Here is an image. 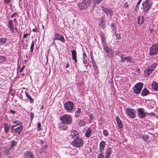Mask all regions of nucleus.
Segmentation results:
<instances>
[{
	"mask_svg": "<svg viewBox=\"0 0 158 158\" xmlns=\"http://www.w3.org/2000/svg\"><path fill=\"white\" fill-rule=\"evenodd\" d=\"M125 112L127 115L131 118H133L136 117L135 110L132 108H126L125 109Z\"/></svg>",
	"mask_w": 158,
	"mask_h": 158,
	"instance_id": "obj_5",
	"label": "nucleus"
},
{
	"mask_svg": "<svg viewBox=\"0 0 158 158\" xmlns=\"http://www.w3.org/2000/svg\"><path fill=\"white\" fill-rule=\"evenodd\" d=\"M152 88L155 91L158 90V83L156 81H153L152 85Z\"/></svg>",
	"mask_w": 158,
	"mask_h": 158,
	"instance_id": "obj_24",
	"label": "nucleus"
},
{
	"mask_svg": "<svg viewBox=\"0 0 158 158\" xmlns=\"http://www.w3.org/2000/svg\"><path fill=\"white\" fill-rule=\"evenodd\" d=\"M142 138L144 140L146 141L148 139V136L147 135H143Z\"/></svg>",
	"mask_w": 158,
	"mask_h": 158,
	"instance_id": "obj_43",
	"label": "nucleus"
},
{
	"mask_svg": "<svg viewBox=\"0 0 158 158\" xmlns=\"http://www.w3.org/2000/svg\"><path fill=\"white\" fill-rule=\"evenodd\" d=\"M3 127L5 133L6 134H7L10 130V126L6 123H4L3 124Z\"/></svg>",
	"mask_w": 158,
	"mask_h": 158,
	"instance_id": "obj_25",
	"label": "nucleus"
},
{
	"mask_svg": "<svg viewBox=\"0 0 158 158\" xmlns=\"http://www.w3.org/2000/svg\"><path fill=\"white\" fill-rule=\"evenodd\" d=\"M101 39H102V44L103 45L104 44H105V39L104 37V36L103 34H102L101 35Z\"/></svg>",
	"mask_w": 158,
	"mask_h": 158,
	"instance_id": "obj_39",
	"label": "nucleus"
},
{
	"mask_svg": "<svg viewBox=\"0 0 158 158\" xmlns=\"http://www.w3.org/2000/svg\"><path fill=\"white\" fill-rule=\"evenodd\" d=\"M149 94V92L146 88H143L141 93V95L143 96H145Z\"/></svg>",
	"mask_w": 158,
	"mask_h": 158,
	"instance_id": "obj_26",
	"label": "nucleus"
},
{
	"mask_svg": "<svg viewBox=\"0 0 158 158\" xmlns=\"http://www.w3.org/2000/svg\"><path fill=\"white\" fill-rule=\"evenodd\" d=\"M24 156L25 157L27 158H34L32 153L29 151H26L24 153Z\"/></svg>",
	"mask_w": 158,
	"mask_h": 158,
	"instance_id": "obj_22",
	"label": "nucleus"
},
{
	"mask_svg": "<svg viewBox=\"0 0 158 158\" xmlns=\"http://www.w3.org/2000/svg\"><path fill=\"white\" fill-rule=\"evenodd\" d=\"M126 60L128 62L131 63L132 61V58L130 56L126 57Z\"/></svg>",
	"mask_w": 158,
	"mask_h": 158,
	"instance_id": "obj_37",
	"label": "nucleus"
},
{
	"mask_svg": "<svg viewBox=\"0 0 158 158\" xmlns=\"http://www.w3.org/2000/svg\"><path fill=\"white\" fill-rule=\"evenodd\" d=\"M69 63H67V64H66V65L65 66V68H68L69 66Z\"/></svg>",
	"mask_w": 158,
	"mask_h": 158,
	"instance_id": "obj_63",
	"label": "nucleus"
},
{
	"mask_svg": "<svg viewBox=\"0 0 158 158\" xmlns=\"http://www.w3.org/2000/svg\"><path fill=\"white\" fill-rule=\"evenodd\" d=\"M110 27H114V32L116 33V26H114V23H111L110 25Z\"/></svg>",
	"mask_w": 158,
	"mask_h": 158,
	"instance_id": "obj_42",
	"label": "nucleus"
},
{
	"mask_svg": "<svg viewBox=\"0 0 158 158\" xmlns=\"http://www.w3.org/2000/svg\"><path fill=\"white\" fill-rule=\"evenodd\" d=\"M25 66L24 65H23V67L21 68L20 69V70H19V72H22L23 71V70L25 68Z\"/></svg>",
	"mask_w": 158,
	"mask_h": 158,
	"instance_id": "obj_50",
	"label": "nucleus"
},
{
	"mask_svg": "<svg viewBox=\"0 0 158 158\" xmlns=\"http://www.w3.org/2000/svg\"><path fill=\"white\" fill-rule=\"evenodd\" d=\"M129 5L128 4L127 2H125L123 4V6L125 8H127L129 7Z\"/></svg>",
	"mask_w": 158,
	"mask_h": 158,
	"instance_id": "obj_47",
	"label": "nucleus"
},
{
	"mask_svg": "<svg viewBox=\"0 0 158 158\" xmlns=\"http://www.w3.org/2000/svg\"><path fill=\"white\" fill-rule=\"evenodd\" d=\"M116 118L118 128L121 129L123 127V125L121 120L118 116H117Z\"/></svg>",
	"mask_w": 158,
	"mask_h": 158,
	"instance_id": "obj_20",
	"label": "nucleus"
},
{
	"mask_svg": "<svg viewBox=\"0 0 158 158\" xmlns=\"http://www.w3.org/2000/svg\"><path fill=\"white\" fill-rule=\"evenodd\" d=\"M102 10L107 16H108L109 15L111 17L113 15V12L112 10L110 8L105 6H102Z\"/></svg>",
	"mask_w": 158,
	"mask_h": 158,
	"instance_id": "obj_12",
	"label": "nucleus"
},
{
	"mask_svg": "<svg viewBox=\"0 0 158 158\" xmlns=\"http://www.w3.org/2000/svg\"><path fill=\"white\" fill-rule=\"evenodd\" d=\"M126 60V57H124L123 58L121 59V61L122 63H123Z\"/></svg>",
	"mask_w": 158,
	"mask_h": 158,
	"instance_id": "obj_52",
	"label": "nucleus"
},
{
	"mask_svg": "<svg viewBox=\"0 0 158 158\" xmlns=\"http://www.w3.org/2000/svg\"><path fill=\"white\" fill-rule=\"evenodd\" d=\"M157 65L156 63H154L151 65L149 66L148 69H146L144 71L145 76L150 75L154 70Z\"/></svg>",
	"mask_w": 158,
	"mask_h": 158,
	"instance_id": "obj_7",
	"label": "nucleus"
},
{
	"mask_svg": "<svg viewBox=\"0 0 158 158\" xmlns=\"http://www.w3.org/2000/svg\"><path fill=\"white\" fill-rule=\"evenodd\" d=\"M30 117L31 121H32L33 119V117L34 116V114L33 112H31L30 114Z\"/></svg>",
	"mask_w": 158,
	"mask_h": 158,
	"instance_id": "obj_45",
	"label": "nucleus"
},
{
	"mask_svg": "<svg viewBox=\"0 0 158 158\" xmlns=\"http://www.w3.org/2000/svg\"><path fill=\"white\" fill-rule=\"evenodd\" d=\"M152 5V2L151 0L144 1L142 4L141 10L144 13L148 12Z\"/></svg>",
	"mask_w": 158,
	"mask_h": 158,
	"instance_id": "obj_1",
	"label": "nucleus"
},
{
	"mask_svg": "<svg viewBox=\"0 0 158 158\" xmlns=\"http://www.w3.org/2000/svg\"><path fill=\"white\" fill-rule=\"evenodd\" d=\"M115 36L116 37V39L117 40H119L120 38V35L119 34H116V33H115Z\"/></svg>",
	"mask_w": 158,
	"mask_h": 158,
	"instance_id": "obj_44",
	"label": "nucleus"
},
{
	"mask_svg": "<svg viewBox=\"0 0 158 158\" xmlns=\"http://www.w3.org/2000/svg\"><path fill=\"white\" fill-rule=\"evenodd\" d=\"M103 133L105 136H108L109 135L108 131L106 130H104L103 131Z\"/></svg>",
	"mask_w": 158,
	"mask_h": 158,
	"instance_id": "obj_38",
	"label": "nucleus"
},
{
	"mask_svg": "<svg viewBox=\"0 0 158 158\" xmlns=\"http://www.w3.org/2000/svg\"><path fill=\"white\" fill-rule=\"evenodd\" d=\"M34 42L33 41H32L31 43V46L30 47V51L31 52H33V49H34Z\"/></svg>",
	"mask_w": 158,
	"mask_h": 158,
	"instance_id": "obj_36",
	"label": "nucleus"
},
{
	"mask_svg": "<svg viewBox=\"0 0 158 158\" xmlns=\"http://www.w3.org/2000/svg\"><path fill=\"white\" fill-rule=\"evenodd\" d=\"M147 114H148V115H149L150 116H155V115H156V114L155 113H154L153 112L148 113Z\"/></svg>",
	"mask_w": 158,
	"mask_h": 158,
	"instance_id": "obj_46",
	"label": "nucleus"
},
{
	"mask_svg": "<svg viewBox=\"0 0 158 158\" xmlns=\"http://www.w3.org/2000/svg\"><path fill=\"white\" fill-rule=\"evenodd\" d=\"M18 122H20V121L19 120H15L13 121L12 123L13 124H16L18 123Z\"/></svg>",
	"mask_w": 158,
	"mask_h": 158,
	"instance_id": "obj_57",
	"label": "nucleus"
},
{
	"mask_svg": "<svg viewBox=\"0 0 158 158\" xmlns=\"http://www.w3.org/2000/svg\"><path fill=\"white\" fill-rule=\"evenodd\" d=\"M60 120L64 124L69 125L72 122V119L71 115L65 114L63 115L60 117Z\"/></svg>",
	"mask_w": 158,
	"mask_h": 158,
	"instance_id": "obj_3",
	"label": "nucleus"
},
{
	"mask_svg": "<svg viewBox=\"0 0 158 158\" xmlns=\"http://www.w3.org/2000/svg\"><path fill=\"white\" fill-rule=\"evenodd\" d=\"M112 149L110 147L106 149L105 153V158H110L111 154Z\"/></svg>",
	"mask_w": 158,
	"mask_h": 158,
	"instance_id": "obj_14",
	"label": "nucleus"
},
{
	"mask_svg": "<svg viewBox=\"0 0 158 158\" xmlns=\"http://www.w3.org/2000/svg\"><path fill=\"white\" fill-rule=\"evenodd\" d=\"M84 142L81 138H78L74 139L71 143V144L76 147H82L83 144Z\"/></svg>",
	"mask_w": 158,
	"mask_h": 158,
	"instance_id": "obj_4",
	"label": "nucleus"
},
{
	"mask_svg": "<svg viewBox=\"0 0 158 158\" xmlns=\"http://www.w3.org/2000/svg\"><path fill=\"white\" fill-rule=\"evenodd\" d=\"M78 124L80 127L84 126L85 125V122L83 120H80Z\"/></svg>",
	"mask_w": 158,
	"mask_h": 158,
	"instance_id": "obj_31",
	"label": "nucleus"
},
{
	"mask_svg": "<svg viewBox=\"0 0 158 158\" xmlns=\"http://www.w3.org/2000/svg\"><path fill=\"white\" fill-rule=\"evenodd\" d=\"M102 0H95L94 2H93V6L94 7H95L96 4H99L101 2Z\"/></svg>",
	"mask_w": 158,
	"mask_h": 158,
	"instance_id": "obj_35",
	"label": "nucleus"
},
{
	"mask_svg": "<svg viewBox=\"0 0 158 158\" xmlns=\"http://www.w3.org/2000/svg\"><path fill=\"white\" fill-rule=\"evenodd\" d=\"M105 19V17H103L102 18V19L100 21L99 24V27L100 28H103L105 27L106 26L104 22Z\"/></svg>",
	"mask_w": 158,
	"mask_h": 158,
	"instance_id": "obj_23",
	"label": "nucleus"
},
{
	"mask_svg": "<svg viewBox=\"0 0 158 158\" xmlns=\"http://www.w3.org/2000/svg\"><path fill=\"white\" fill-rule=\"evenodd\" d=\"M29 99L30 102V103H32L34 102V99L31 97L29 98Z\"/></svg>",
	"mask_w": 158,
	"mask_h": 158,
	"instance_id": "obj_49",
	"label": "nucleus"
},
{
	"mask_svg": "<svg viewBox=\"0 0 158 158\" xmlns=\"http://www.w3.org/2000/svg\"><path fill=\"white\" fill-rule=\"evenodd\" d=\"M92 134V130L90 127H89L86 131L85 135L87 138L89 137Z\"/></svg>",
	"mask_w": 158,
	"mask_h": 158,
	"instance_id": "obj_19",
	"label": "nucleus"
},
{
	"mask_svg": "<svg viewBox=\"0 0 158 158\" xmlns=\"http://www.w3.org/2000/svg\"><path fill=\"white\" fill-rule=\"evenodd\" d=\"M38 29L36 27H35V28L33 29L32 30V31L34 32H36L38 31Z\"/></svg>",
	"mask_w": 158,
	"mask_h": 158,
	"instance_id": "obj_51",
	"label": "nucleus"
},
{
	"mask_svg": "<svg viewBox=\"0 0 158 158\" xmlns=\"http://www.w3.org/2000/svg\"><path fill=\"white\" fill-rule=\"evenodd\" d=\"M103 47L108 57L111 58L114 56V52L111 48L108 47L106 44L103 45Z\"/></svg>",
	"mask_w": 158,
	"mask_h": 158,
	"instance_id": "obj_8",
	"label": "nucleus"
},
{
	"mask_svg": "<svg viewBox=\"0 0 158 158\" xmlns=\"http://www.w3.org/2000/svg\"><path fill=\"white\" fill-rule=\"evenodd\" d=\"M137 113L138 117L141 119L145 118L148 114V113L143 108H138Z\"/></svg>",
	"mask_w": 158,
	"mask_h": 158,
	"instance_id": "obj_10",
	"label": "nucleus"
},
{
	"mask_svg": "<svg viewBox=\"0 0 158 158\" xmlns=\"http://www.w3.org/2000/svg\"><path fill=\"white\" fill-rule=\"evenodd\" d=\"M143 87V84L141 82L136 83L134 87V92L136 94H139L140 93Z\"/></svg>",
	"mask_w": 158,
	"mask_h": 158,
	"instance_id": "obj_9",
	"label": "nucleus"
},
{
	"mask_svg": "<svg viewBox=\"0 0 158 158\" xmlns=\"http://www.w3.org/2000/svg\"><path fill=\"white\" fill-rule=\"evenodd\" d=\"M119 56L120 57L121 59H122L124 57V55L123 54H121L120 55H119Z\"/></svg>",
	"mask_w": 158,
	"mask_h": 158,
	"instance_id": "obj_60",
	"label": "nucleus"
},
{
	"mask_svg": "<svg viewBox=\"0 0 158 158\" xmlns=\"http://www.w3.org/2000/svg\"><path fill=\"white\" fill-rule=\"evenodd\" d=\"M25 94L26 96L28 98L31 97L30 95L28 94L26 92V91L25 92Z\"/></svg>",
	"mask_w": 158,
	"mask_h": 158,
	"instance_id": "obj_54",
	"label": "nucleus"
},
{
	"mask_svg": "<svg viewBox=\"0 0 158 158\" xmlns=\"http://www.w3.org/2000/svg\"><path fill=\"white\" fill-rule=\"evenodd\" d=\"M20 124H22V123L20 122H18V123H16V124L12 125L11 127V131H13L14 128L19 125L20 126Z\"/></svg>",
	"mask_w": 158,
	"mask_h": 158,
	"instance_id": "obj_32",
	"label": "nucleus"
},
{
	"mask_svg": "<svg viewBox=\"0 0 158 158\" xmlns=\"http://www.w3.org/2000/svg\"><path fill=\"white\" fill-rule=\"evenodd\" d=\"M105 145L106 143L104 141H102L100 142L99 144V152H103L105 147Z\"/></svg>",
	"mask_w": 158,
	"mask_h": 158,
	"instance_id": "obj_15",
	"label": "nucleus"
},
{
	"mask_svg": "<svg viewBox=\"0 0 158 158\" xmlns=\"http://www.w3.org/2000/svg\"><path fill=\"white\" fill-rule=\"evenodd\" d=\"M23 129V126L21 125L19 127L15 129L14 128L13 131H11L13 133H17L19 134L22 131Z\"/></svg>",
	"mask_w": 158,
	"mask_h": 158,
	"instance_id": "obj_16",
	"label": "nucleus"
},
{
	"mask_svg": "<svg viewBox=\"0 0 158 158\" xmlns=\"http://www.w3.org/2000/svg\"><path fill=\"white\" fill-rule=\"evenodd\" d=\"M72 138L75 139L79 137V135L77 131L73 130L71 134Z\"/></svg>",
	"mask_w": 158,
	"mask_h": 158,
	"instance_id": "obj_17",
	"label": "nucleus"
},
{
	"mask_svg": "<svg viewBox=\"0 0 158 158\" xmlns=\"http://www.w3.org/2000/svg\"><path fill=\"white\" fill-rule=\"evenodd\" d=\"M100 152V153H99L98 155L97 158H105V156H104L103 152Z\"/></svg>",
	"mask_w": 158,
	"mask_h": 158,
	"instance_id": "obj_33",
	"label": "nucleus"
},
{
	"mask_svg": "<svg viewBox=\"0 0 158 158\" xmlns=\"http://www.w3.org/2000/svg\"><path fill=\"white\" fill-rule=\"evenodd\" d=\"M83 63L84 64H86L87 63V58H83Z\"/></svg>",
	"mask_w": 158,
	"mask_h": 158,
	"instance_id": "obj_48",
	"label": "nucleus"
},
{
	"mask_svg": "<svg viewBox=\"0 0 158 158\" xmlns=\"http://www.w3.org/2000/svg\"><path fill=\"white\" fill-rule=\"evenodd\" d=\"M142 1V0H139V2H137L135 8L136 11H138L139 10V5Z\"/></svg>",
	"mask_w": 158,
	"mask_h": 158,
	"instance_id": "obj_34",
	"label": "nucleus"
},
{
	"mask_svg": "<svg viewBox=\"0 0 158 158\" xmlns=\"http://www.w3.org/2000/svg\"><path fill=\"white\" fill-rule=\"evenodd\" d=\"M158 53V43L152 45L151 47L149 54L150 56H154L156 55Z\"/></svg>",
	"mask_w": 158,
	"mask_h": 158,
	"instance_id": "obj_6",
	"label": "nucleus"
},
{
	"mask_svg": "<svg viewBox=\"0 0 158 158\" xmlns=\"http://www.w3.org/2000/svg\"><path fill=\"white\" fill-rule=\"evenodd\" d=\"M63 123L62 122V123H58V127L59 129L61 130L62 131H64L66 130V129L67 128V126Z\"/></svg>",
	"mask_w": 158,
	"mask_h": 158,
	"instance_id": "obj_18",
	"label": "nucleus"
},
{
	"mask_svg": "<svg viewBox=\"0 0 158 158\" xmlns=\"http://www.w3.org/2000/svg\"><path fill=\"white\" fill-rule=\"evenodd\" d=\"M28 33L24 34L23 35V38H26L28 36Z\"/></svg>",
	"mask_w": 158,
	"mask_h": 158,
	"instance_id": "obj_56",
	"label": "nucleus"
},
{
	"mask_svg": "<svg viewBox=\"0 0 158 158\" xmlns=\"http://www.w3.org/2000/svg\"><path fill=\"white\" fill-rule=\"evenodd\" d=\"M83 58H87L86 54L85 52L83 53Z\"/></svg>",
	"mask_w": 158,
	"mask_h": 158,
	"instance_id": "obj_53",
	"label": "nucleus"
},
{
	"mask_svg": "<svg viewBox=\"0 0 158 158\" xmlns=\"http://www.w3.org/2000/svg\"><path fill=\"white\" fill-rule=\"evenodd\" d=\"M10 112L13 114H14L15 113V111L11 110H10Z\"/></svg>",
	"mask_w": 158,
	"mask_h": 158,
	"instance_id": "obj_55",
	"label": "nucleus"
},
{
	"mask_svg": "<svg viewBox=\"0 0 158 158\" xmlns=\"http://www.w3.org/2000/svg\"><path fill=\"white\" fill-rule=\"evenodd\" d=\"M140 16L138 18V23L140 24Z\"/></svg>",
	"mask_w": 158,
	"mask_h": 158,
	"instance_id": "obj_61",
	"label": "nucleus"
},
{
	"mask_svg": "<svg viewBox=\"0 0 158 158\" xmlns=\"http://www.w3.org/2000/svg\"><path fill=\"white\" fill-rule=\"evenodd\" d=\"M41 123H38L37 125V129L38 131H39L41 130Z\"/></svg>",
	"mask_w": 158,
	"mask_h": 158,
	"instance_id": "obj_40",
	"label": "nucleus"
},
{
	"mask_svg": "<svg viewBox=\"0 0 158 158\" xmlns=\"http://www.w3.org/2000/svg\"><path fill=\"white\" fill-rule=\"evenodd\" d=\"M4 1L6 3L8 4L9 2H10V0H4Z\"/></svg>",
	"mask_w": 158,
	"mask_h": 158,
	"instance_id": "obj_58",
	"label": "nucleus"
},
{
	"mask_svg": "<svg viewBox=\"0 0 158 158\" xmlns=\"http://www.w3.org/2000/svg\"><path fill=\"white\" fill-rule=\"evenodd\" d=\"M8 27L10 28V31H14V27L13 26V21L12 20L9 21L8 23Z\"/></svg>",
	"mask_w": 158,
	"mask_h": 158,
	"instance_id": "obj_27",
	"label": "nucleus"
},
{
	"mask_svg": "<svg viewBox=\"0 0 158 158\" xmlns=\"http://www.w3.org/2000/svg\"><path fill=\"white\" fill-rule=\"evenodd\" d=\"M91 4L90 0H83L82 2L78 4L80 10H85L90 6Z\"/></svg>",
	"mask_w": 158,
	"mask_h": 158,
	"instance_id": "obj_2",
	"label": "nucleus"
},
{
	"mask_svg": "<svg viewBox=\"0 0 158 158\" xmlns=\"http://www.w3.org/2000/svg\"><path fill=\"white\" fill-rule=\"evenodd\" d=\"M65 109L67 111H71L73 110L74 107V104L71 101H68L65 102L64 105Z\"/></svg>",
	"mask_w": 158,
	"mask_h": 158,
	"instance_id": "obj_11",
	"label": "nucleus"
},
{
	"mask_svg": "<svg viewBox=\"0 0 158 158\" xmlns=\"http://www.w3.org/2000/svg\"><path fill=\"white\" fill-rule=\"evenodd\" d=\"M54 40H57L60 41L63 43L65 42V40L64 38V37L59 34L56 33L55 34V36L54 38Z\"/></svg>",
	"mask_w": 158,
	"mask_h": 158,
	"instance_id": "obj_13",
	"label": "nucleus"
},
{
	"mask_svg": "<svg viewBox=\"0 0 158 158\" xmlns=\"http://www.w3.org/2000/svg\"><path fill=\"white\" fill-rule=\"evenodd\" d=\"M7 40V39L5 38H0V46L5 43Z\"/></svg>",
	"mask_w": 158,
	"mask_h": 158,
	"instance_id": "obj_30",
	"label": "nucleus"
},
{
	"mask_svg": "<svg viewBox=\"0 0 158 158\" xmlns=\"http://www.w3.org/2000/svg\"><path fill=\"white\" fill-rule=\"evenodd\" d=\"M17 144V142L14 141H11V145L10 148H12L15 145Z\"/></svg>",
	"mask_w": 158,
	"mask_h": 158,
	"instance_id": "obj_41",
	"label": "nucleus"
},
{
	"mask_svg": "<svg viewBox=\"0 0 158 158\" xmlns=\"http://www.w3.org/2000/svg\"><path fill=\"white\" fill-rule=\"evenodd\" d=\"M115 54L116 55H118L119 56V55H120V52L119 51H117L115 52Z\"/></svg>",
	"mask_w": 158,
	"mask_h": 158,
	"instance_id": "obj_59",
	"label": "nucleus"
},
{
	"mask_svg": "<svg viewBox=\"0 0 158 158\" xmlns=\"http://www.w3.org/2000/svg\"><path fill=\"white\" fill-rule=\"evenodd\" d=\"M15 13L13 14L11 16V18H13L14 17V16H15Z\"/></svg>",
	"mask_w": 158,
	"mask_h": 158,
	"instance_id": "obj_64",
	"label": "nucleus"
},
{
	"mask_svg": "<svg viewBox=\"0 0 158 158\" xmlns=\"http://www.w3.org/2000/svg\"><path fill=\"white\" fill-rule=\"evenodd\" d=\"M81 113V110L79 108H78L77 110L74 113V116L77 118L80 115Z\"/></svg>",
	"mask_w": 158,
	"mask_h": 158,
	"instance_id": "obj_29",
	"label": "nucleus"
},
{
	"mask_svg": "<svg viewBox=\"0 0 158 158\" xmlns=\"http://www.w3.org/2000/svg\"><path fill=\"white\" fill-rule=\"evenodd\" d=\"M148 32L150 33H152L153 31H152V29L149 28V29H148Z\"/></svg>",
	"mask_w": 158,
	"mask_h": 158,
	"instance_id": "obj_62",
	"label": "nucleus"
},
{
	"mask_svg": "<svg viewBox=\"0 0 158 158\" xmlns=\"http://www.w3.org/2000/svg\"><path fill=\"white\" fill-rule=\"evenodd\" d=\"M6 61V58L3 56H0V63L5 64Z\"/></svg>",
	"mask_w": 158,
	"mask_h": 158,
	"instance_id": "obj_28",
	"label": "nucleus"
},
{
	"mask_svg": "<svg viewBox=\"0 0 158 158\" xmlns=\"http://www.w3.org/2000/svg\"><path fill=\"white\" fill-rule=\"evenodd\" d=\"M72 58L73 60H74L75 64H76L77 62V53L76 51L73 50L72 51Z\"/></svg>",
	"mask_w": 158,
	"mask_h": 158,
	"instance_id": "obj_21",
	"label": "nucleus"
}]
</instances>
